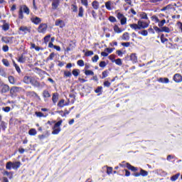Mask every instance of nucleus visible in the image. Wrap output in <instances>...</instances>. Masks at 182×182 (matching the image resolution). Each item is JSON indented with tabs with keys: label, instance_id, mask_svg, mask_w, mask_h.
<instances>
[{
	"label": "nucleus",
	"instance_id": "f257e3e1",
	"mask_svg": "<svg viewBox=\"0 0 182 182\" xmlns=\"http://www.w3.org/2000/svg\"><path fill=\"white\" fill-rule=\"evenodd\" d=\"M150 26V22L147 23L141 20H139L137 23L129 24L131 29L134 31H141V29H146Z\"/></svg>",
	"mask_w": 182,
	"mask_h": 182
},
{
	"label": "nucleus",
	"instance_id": "f03ea898",
	"mask_svg": "<svg viewBox=\"0 0 182 182\" xmlns=\"http://www.w3.org/2000/svg\"><path fill=\"white\" fill-rule=\"evenodd\" d=\"M23 14H26V15H29L31 14V10L28 7V6L23 4L19 6L18 9V19H23Z\"/></svg>",
	"mask_w": 182,
	"mask_h": 182
},
{
	"label": "nucleus",
	"instance_id": "7ed1b4c3",
	"mask_svg": "<svg viewBox=\"0 0 182 182\" xmlns=\"http://www.w3.org/2000/svg\"><path fill=\"white\" fill-rule=\"evenodd\" d=\"M62 123H63V121L60 119L54 124L52 134H59V133H60V126H62Z\"/></svg>",
	"mask_w": 182,
	"mask_h": 182
},
{
	"label": "nucleus",
	"instance_id": "20e7f679",
	"mask_svg": "<svg viewBox=\"0 0 182 182\" xmlns=\"http://www.w3.org/2000/svg\"><path fill=\"white\" fill-rule=\"evenodd\" d=\"M154 29L156 33H161L162 32H165V33H170L171 32L170 28L167 26H164L160 28L157 26H154Z\"/></svg>",
	"mask_w": 182,
	"mask_h": 182
},
{
	"label": "nucleus",
	"instance_id": "39448f33",
	"mask_svg": "<svg viewBox=\"0 0 182 182\" xmlns=\"http://www.w3.org/2000/svg\"><path fill=\"white\" fill-rule=\"evenodd\" d=\"M117 18L120 21L121 25H126L127 23V18L123 14L119 12L117 14Z\"/></svg>",
	"mask_w": 182,
	"mask_h": 182
},
{
	"label": "nucleus",
	"instance_id": "423d86ee",
	"mask_svg": "<svg viewBox=\"0 0 182 182\" xmlns=\"http://www.w3.org/2000/svg\"><path fill=\"white\" fill-rule=\"evenodd\" d=\"M38 33H46L48 31V24L41 23L37 29Z\"/></svg>",
	"mask_w": 182,
	"mask_h": 182
},
{
	"label": "nucleus",
	"instance_id": "0eeeda50",
	"mask_svg": "<svg viewBox=\"0 0 182 182\" xmlns=\"http://www.w3.org/2000/svg\"><path fill=\"white\" fill-rule=\"evenodd\" d=\"M21 89V88L20 87H12L10 89V95H11V96H16V95H18V93L19 92Z\"/></svg>",
	"mask_w": 182,
	"mask_h": 182
},
{
	"label": "nucleus",
	"instance_id": "6e6552de",
	"mask_svg": "<svg viewBox=\"0 0 182 182\" xmlns=\"http://www.w3.org/2000/svg\"><path fill=\"white\" fill-rule=\"evenodd\" d=\"M53 2L51 4V8L53 11H56L58 8H59V5H60V0H52Z\"/></svg>",
	"mask_w": 182,
	"mask_h": 182
},
{
	"label": "nucleus",
	"instance_id": "1a4fd4ad",
	"mask_svg": "<svg viewBox=\"0 0 182 182\" xmlns=\"http://www.w3.org/2000/svg\"><path fill=\"white\" fill-rule=\"evenodd\" d=\"M1 41L6 44L12 43L14 42V37L3 36L1 38Z\"/></svg>",
	"mask_w": 182,
	"mask_h": 182
},
{
	"label": "nucleus",
	"instance_id": "9d476101",
	"mask_svg": "<svg viewBox=\"0 0 182 182\" xmlns=\"http://www.w3.org/2000/svg\"><path fill=\"white\" fill-rule=\"evenodd\" d=\"M173 80H174L176 83H181L182 76L179 73H176L173 77Z\"/></svg>",
	"mask_w": 182,
	"mask_h": 182
},
{
	"label": "nucleus",
	"instance_id": "9b49d317",
	"mask_svg": "<svg viewBox=\"0 0 182 182\" xmlns=\"http://www.w3.org/2000/svg\"><path fill=\"white\" fill-rule=\"evenodd\" d=\"M1 22L3 23V25L1 26L2 31H4V32L9 31V23H6V20H1Z\"/></svg>",
	"mask_w": 182,
	"mask_h": 182
},
{
	"label": "nucleus",
	"instance_id": "f8f14e48",
	"mask_svg": "<svg viewBox=\"0 0 182 182\" xmlns=\"http://www.w3.org/2000/svg\"><path fill=\"white\" fill-rule=\"evenodd\" d=\"M129 60H131L133 64L137 63V62H139V60L137 59V54L132 53L129 56Z\"/></svg>",
	"mask_w": 182,
	"mask_h": 182
},
{
	"label": "nucleus",
	"instance_id": "ddd939ff",
	"mask_svg": "<svg viewBox=\"0 0 182 182\" xmlns=\"http://www.w3.org/2000/svg\"><path fill=\"white\" fill-rule=\"evenodd\" d=\"M31 21L34 23V25H39L42 22V19L38 16L33 17L31 18Z\"/></svg>",
	"mask_w": 182,
	"mask_h": 182
},
{
	"label": "nucleus",
	"instance_id": "4468645a",
	"mask_svg": "<svg viewBox=\"0 0 182 182\" xmlns=\"http://www.w3.org/2000/svg\"><path fill=\"white\" fill-rule=\"evenodd\" d=\"M18 31L21 32H23L24 35H26V33H31V28H28L25 26H22L18 28Z\"/></svg>",
	"mask_w": 182,
	"mask_h": 182
},
{
	"label": "nucleus",
	"instance_id": "2eb2a0df",
	"mask_svg": "<svg viewBox=\"0 0 182 182\" xmlns=\"http://www.w3.org/2000/svg\"><path fill=\"white\" fill-rule=\"evenodd\" d=\"M58 100H59V93L58 92L53 93L52 102L53 105H56V103H58Z\"/></svg>",
	"mask_w": 182,
	"mask_h": 182
},
{
	"label": "nucleus",
	"instance_id": "dca6fc26",
	"mask_svg": "<svg viewBox=\"0 0 182 182\" xmlns=\"http://www.w3.org/2000/svg\"><path fill=\"white\" fill-rule=\"evenodd\" d=\"M55 26H59L60 28H65V24L63 20L57 19L55 22Z\"/></svg>",
	"mask_w": 182,
	"mask_h": 182
},
{
	"label": "nucleus",
	"instance_id": "f3484780",
	"mask_svg": "<svg viewBox=\"0 0 182 182\" xmlns=\"http://www.w3.org/2000/svg\"><path fill=\"white\" fill-rule=\"evenodd\" d=\"M57 106L60 108L65 107V106H69V102H66L65 100L62 99L58 102Z\"/></svg>",
	"mask_w": 182,
	"mask_h": 182
},
{
	"label": "nucleus",
	"instance_id": "a211bd4d",
	"mask_svg": "<svg viewBox=\"0 0 182 182\" xmlns=\"http://www.w3.org/2000/svg\"><path fill=\"white\" fill-rule=\"evenodd\" d=\"M30 83L35 87H39L41 86V82L36 80L33 77H32L31 81Z\"/></svg>",
	"mask_w": 182,
	"mask_h": 182
},
{
	"label": "nucleus",
	"instance_id": "6ab92c4d",
	"mask_svg": "<svg viewBox=\"0 0 182 182\" xmlns=\"http://www.w3.org/2000/svg\"><path fill=\"white\" fill-rule=\"evenodd\" d=\"M26 96L28 97H39V95L35 91H28L26 92Z\"/></svg>",
	"mask_w": 182,
	"mask_h": 182
},
{
	"label": "nucleus",
	"instance_id": "aec40b11",
	"mask_svg": "<svg viewBox=\"0 0 182 182\" xmlns=\"http://www.w3.org/2000/svg\"><path fill=\"white\" fill-rule=\"evenodd\" d=\"M1 86V92L2 93H8V91L9 90V86L6 84H3Z\"/></svg>",
	"mask_w": 182,
	"mask_h": 182
},
{
	"label": "nucleus",
	"instance_id": "412c9836",
	"mask_svg": "<svg viewBox=\"0 0 182 182\" xmlns=\"http://www.w3.org/2000/svg\"><path fill=\"white\" fill-rule=\"evenodd\" d=\"M157 82H159V83H170V80L167 77H159L157 80Z\"/></svg>",
	"mask_w": 182,
	"mask_h": 182
},
{
	"label": "nucleus",
	"instance_id": "4be33fe9",
	"mask_svg": "<svg viewBox=\"0 0 182 182\" xmlns=\"http://www.w3.org/2000/svg\"><path fill=\"white\" fill-rule=\"evenodd\" d=\"M21 161H16V162H12V166L14 170H18L19 167L21 166Z\"/></svg>",
	"mask_w": 182,
	"mask_h": 182
},
{
	"label": "nucleus",
	"instance_id": "5701e85b",
	"mask_svg": "<svg viewBox=\"0 0 182 182\" xmlns=\"http://www.w3.org/2000/svg\"><path fill=\"white\" fill-rule=\"evenodd\" d=\"M32 77H30V76H28V75L24 76L23 80V82L26 83V85L31 84V82L32 80Z\"/></svg>",
	"mask_w": 182,
	"mask_h": 182
},
{
	"label": "nucleus",
	"instance_id": "b1692460",
	"mask_svg": "<svg viewBox=\"0 0 182 182\" xmlns=\"http://www.w3.org/2000/svg\"><path fill=\"white\" fill-rule=\"evenodd\" d=\"M8 127V123L5 122L4 121H1L0 123V129L5 132Z\"/></svg>",
	"mask_w": 182,
	"mask_h": 182
},
{
	"label": "nucleus",
	"instance_id": "393cba45",
	"mask_svg": "<svg viewBox=\"0 0 182 182\" xmlns=\"http://www.w3.org/2000/svg\"><path fill=\"white\" fill-rule=\"evenodd\" d=\"M126 164L128 170H131V171H134V173L135 171H137L138 170L137 167L132 166V164H130L129 163H127Z\"/></svg>",
	"mask_w": 182,
	"mask_h": 182
},
{
	"label": "nucleus",
	"instance_id": "a878e982",
	"mask_svg": "<svg viewBox=\"0 0 182 182\" xmlns=\"http://www.w3.org/2000/svg\"><path fill=\"white\" fill-rule=\"evenodd\" d=\"M122 41H129L130 40V34L129 32H125L122 34Z\"/></svg>",
	"mask_w": 182,
	"mask_h": 182
},
{
	"label": "nucleus",
	"instance_id": "bb28decb",
	"mask_svg": "<svg viewBox=\"0 0 182 182\" xmlns=\"http://www.w3.org/2000/svg\"><path fill=\"white\" fill-rule=\"evenodd\" d=\"M114 31L115 32V33H122V32H123V31H124V29H122L119 27V26L117 25H114L113 27Z\"/></svg>",
	"mask_w": 182,
	"mask_h": 182
},
{
	"label": "nucleus",
	"instance_id": "cd10ccee",
	"mask_svg": "<svg viewBox=\"0 0 182 182\" xmlns=\"http://www.w3.org/2000/svg\"><path fill=\"white\" fill-rule=\"evenodd\" d=\"M43 97L44 99H49V97H50V93L48 90H44L43 91Z\"/></svg>",
	"mask_w": 182,
	"mask_h": 182
},
{
	"label": "nucleus",
	"instance_id": "c85d7f7f",
	"mask_svg": "<svg viewBox=\"0 0 182 182\" xmlns=\"http://www.w3.org/2000/svg\"><path fill=\"white\" fill-rule=\"evenodd\" d=\"M83 14H85V9H83V6L79 7V11H78V18H83Z\"/></svg>",
	"mask_w": 182,
	"mask_h": 182
},
{
	"label": "nucleus",
	"instance_id": "c756f323",
	"mask_svg": "<svg viewBox=\"0 0 182 182\" xmlns=\"http://www.w3.org/2000/svg\"><path fill=\"white\" fill-rule=\"evenodd\" d=\"M92 6L94 9H95L96 11H97V9H99V1H94L92 3Z\"/></svg>",
	"mask_w": 182,
	"mask_h": 182
},
{
	"label": "nucleus",
	"instance_id": "7c9ffc66",
	"mask_svg": "<svg viewBox=\"0 0 182 182\" xmlns=\"http://www.w3.org/2000/svg\"><path fill=\"white\" fill-rule=\"evenodd\" d=\"M13 62V65L16 70V72H18V73H21V68H19V65H18V64H16V63L15 62V60H12Z\"/></svg>",
	"mask_w": 182,
	"mask_h": 182
},
{
	"label": "nucleus",
	"instance_id": "2f4dec72",
	"mask_svg": "<svg viewBox=\"0 0 182 182\" xmlns=\"http://www.w3.org/2000/svg\"><path fill=\"white\" fill-rule=\"evenodd\" d=\"M112 63H115L116 65H117L118 66H122V65H123V63L122 62V60L120 58H117L116 60H112Z\"/></svg>",
	"mask_w": 182,
	"mask_h": 182
},
{
	"label": "nucleus",
	"instance_id": "473e14b6",
	"mask_svg": "<svg viewBox=\"0 0 182 182\" xmlns=\"http://www.w3.org/2000/svg\"><path fill=\"white\" fill-rule=\"evenodd\" d=\"M139 17L141 18V19H145L146 21L149 19V16H147V14L146 12H141L139 14Z\"/></svg>",
	"mask_w": 182,
	"mask_h": 182
},
{
	"label": "nucleus",
	"instance_id": "72a5a7b5",
	"mask_svg": "<svg viewBox=\"0 0 182 182\" xmlns=\"http://www.w3.org/2000/svg\"><path fill=\"white\" fill-rule=\"evenodd\" d=\"M80 73V70L79 69H74L72 71V74L73 75V76H75V77H77Z\"/></svg>",
	"mask_w": 182,
	"mask_h": 182
},
{
	"label": "nucleus",
	"instance_id": "f704fd0d",
	"mask_svg": "<svg viewBox=\"0 0 182 182\" xmlns=\"http://www.w3.org/2000/svg\"><path fill=\"white\" fill-rule=\"evenodd\" d=\"M161 43H166V42H168V39L166 38V36L164 34H161L160 36Z\"/></svg>",
	"mask_w": 182,
	"mask_h": 182
},
{
	"label": "nucleus",
	"instance_id": "c9c22d12",
	"mask_svg": "<svg viewBox=\"0 0 182 182\" xmlns=\"http://www.w3.org/2000/svg\"><path fill=\"white\" fill-rule=\"evenodd\" d=\"M179 177H180V173H178L171 177V181H176V180L178 179Z\"/></svg>",
	"mask_w": 182,
	"mask_h": 182
},
{
	"label": "nucleus",
	"instance_id": "e433bc0d",
	"mask_svg": "<svg viewBox=\"0 0 182 182\" xmlns=\"http://www.w3.org/2000/svg\"><path fill=\"white\" fill-rule=\"evenodd\" d=\"M105 8H107L108 11H112V1H107L105 3Z\"/></svg>",
	"mask_w": 182,
	"mask_h": 182
},
{
	"label": "nucleus",
	"instance_id": "4c0bfd02",
	"mask_svg": "<svg viewBox=\"0 0 182 182\" xmlns=\"http://www.w3.org/2000/svg\"><path fill=\"white\" fill-rule=\"evenodd\" d=\"M1 62H2L3 65L4 66H6V68H9L10 64H9V61L8 60V59L4 58V59H2Z\"/></svg>",
	"mask_w": 182,
	"mask_h": 182
},
{
	"label": "nucleus",
	"instance_id": "58836bf2",
	"mask_svg": "<svg viewBox=\"0 0 182 182\" xmlns=\"http://www.w3.org/2000/svg\"><path fill=\"white\" fill-rule=\"evenodd\" d=\"M166 23V19H163L161 21L159 20V22H158V26L159 28H161L164 26V24Z\"/></svg>",
	"mask_w": 182,
	"mask_h": 182
},
{
	"label": "nucleus",
	"instance_id": "ea45409f",
	"mask_svg": "<svg viewBox=\"0 0 182 182\" xmlns=\"http://www.w3.org/2000/svg\"><path fill=\"white\" fill-rule=\"evenodd\" d=\"M151 19L153 22H155V23H158V22H160V19H159V17L157 16L154 15L151 17Z\"/></svg>",
	"mask_w": 182,
	"mask_h": 182
},
{
	"label": "nucleus",
	"instance_id": "a19ab883",
	"mask_svg": "<svg viewBox=\"0 0 182 182\" xmlns=\"http://www.w3.org/2000/svg\"><path fill=\"white\" fill-rule=\"evenodd\" d=\"M85 75L86 76H93L95 75V73L90 70H87L85 71Z\"/></svg>",
	"mask_w": 182,
	"mask_h": 182
},
{
	"label": "nucleus",
	"instance_id": "79ce46f5",
	"mask_svg": "<svg viewBox=\"0 0 182 182\" xmlns=\"http://www.w3.org/2000/svg\"><path fill=\"white\" fill-rule=\"evenodd\" d=\"M12 162L11 161H9L6 163V170H12L13 166H12Z\"/></svg>",
	"mask_w": 182,
	"mask_h": 182
},
{
	"label": "nucleus",
	"instance_id": "37998d69",
	"mask_svg": "<svg viewBox=\"0 0 182 182\" xmlns=\"http://www.w3.org/2000/svg\"><path fill=\"white\" fill-rule=\"evenodd\" d=\"M50 34L46 36L43 38V41H44V43H46V45L48 44V42H49V41H50Z\"/></svg>",
	"mask_w": 182,
	"mask_h": 182
},
{
	"label": "nucleus",
	"instance_id": "c03bdc74",
	"mask_svg": "<svg viewBox=\"0 0 182 182\" xmlns=\"http://www.w3.org/2000/svg\"><path fill=\"white\" fill-rule=\"evenodd\" d=\"M139 173L142 177H146V176H149V172L144 169H141Z\"/></svg>",
	"mask_w": 182,
	"mask_h": 182
},
{
	"label": "nucleus",
	"instance_id": "a18cd8bd",
	"mask_svg": "<svg viewBox=\"0 0 182 182\" xmlns=\"http://www.w3.org/2000/svg\"><path fill=\"white\" fill-rule=\"evenodd\" d=\"M36 133L37 132H36V129H31L28 131V134L30 136H36Z\"/></svg>",
	"mask_w": 182,
	"mask_h": 182
},
{
	"label": "nucleus",
	"instance_id": "49530a36",
	"mask_svg": "<svg viewBox=\"0 0 182 182\" xmlns=\"http://www.w3.org/2000/svg\"><path fill=\"white\" fill-rule=\"evenodd\" d=\"M168 9H171V4H168L167 6L161 9V12H164L165 11H167Z\"/></svg>",
	"mask_w": 182,
	"mask_h": 182
},
{
	"label": "nucleus",
	"instance_id": "de8ad7c7",
	"mask_svg": "<svg viewBox=\"0 0 182 182\" xmlns=\"http://www.w3.org/2000/svg\"><path fill=\"white\" fill-rule=\"evenodd\" d=\"M107 76H109V70H105L102 72V76L101 79H105V77H107Z\"/></svg>",
	"mask_w": 182,
	"mask_h": 182
},
{
	"label": "nucleus",
	"instance_id": "09e8293b",
	"mask_svg": "<svg viewBox=\"0 0 182 182\" xmlns=\"http://www.w3.org/2000/svg\"><path fill=\"white\" fill-rule=\"evenodd\" d=\"M112 173H113V167L107 166V174H108V176H110Z\"/></svg>",
	"mask_w": 182,
	"mask_h": 182
},
{
	"label": "nucleus",
	"instance_id": "8fccbe9b",
	"mask_svg": "<svg viewBox=\"0 0 182 182\" xmlns=\"http://www.w3.org/2000/svg\"><path fill=\"white\" fill-rule=\"evenodd\" d=\"M53 58H55V53H51L47 58L46 61L49 62V60H53Z\"/></svg>",
	"mask_w": 182,
	"mask_h": 182
},
{
	"label": "nucleus",
	"instance_id": "3c124183",
	"mask_svg": "<svg viewBox=\"0 0 182 182\" xmlns=\"http://www.w3.org/2000/svg\"><path fill=\"white\" fill-rule=\"evenodd\" d=\"M18 62H19V63H25V62H26V59L23 58V55H21L18 57Z\"/></svg>",
	"mask_w": 182,
	"mask_h": 182
},
{
	"label": "nucleus",
	"instance_id": "603ef678",
	"mask_svg": "<svg viewBox=\"0 0 182 182\" xmlns=\"http://www.w3.org/2000/svg\"><path fill=\"white\" fill-rule=\"evenodd\" d=\"M64 77H72V73L70 71H64Z\"/></svg>",
	"mask_w": 182,
	"mask_h": 182
},
{
	"label": "nucleus",
	"instance_id": "864d4df0",
	"mask_svg": "<svg viewBox=\"0 0 182 182\" xmlns=\"http://www.w3.org/2000/svg\"><path fill=\"white\" fill-rule=\"evenodd\" d=\"M0 76L3 77H6V73L4 68H0Z\"/></svg>",
	"mask_w": 182,
	"mask_h": 182
},
{
	"label": "nucleus",
	"instance_id": "5fc2aeb1",
	"mask_svg": "<svg viewBox=\"0 0 182 182\" xmlns=\"http://www.w3.org/2000/svg\"><path fill=\"white\" fill-rule=\"evenodd\" d=\"M9 81L11 85H15V77L14 76H9Z\"/></svg>",
	"mask_w": 182,
	"mask_h": 182
},
{
	"label": "nucleus",
	"instance_id": "6e6d98bb",
	"mask_svg": "<svg viewBox=\"0 0 182 182\" xmlns=\"http://www.w3.org/2000/svg\"><path fill=\"white\" fill-rule=\"evenodd\" d=\"M35 114L37 117H46V116H45V114H43V113L41 112H36Z\"/></svg>",
	"mask_w": 182,
	"mask_h": 182
},
{
	"label": "nucleus",
	"instance_id": "4d7b16f0",
	"mask_svg": "<svg viewBox=\"0 0 182 182\" xmlns=\"http://www.w3.org/2000/svg\"><path fill=\"white\" fill-rule=\"evenodd\" d=\"M77 65H78V66H80L82 68L85 66V61H83V60H79L77 62Z\"/></svg>",
	"mask_w": 182,
	"mask_h": 182
},
{
	"label": "nucleus",
	"instance_id": "13d9d810",
	"mask_svg": "<svg viewBox=\"0 0 182 182\" xmlns=\"http://www.w3.org/2000/svg\"><path fill=\"white\" fill-rule=\"evenodd\" d=\"M71 10L73 11V12H77V6L76 4H72Z\"/></svg>",
	"mask_w": 182,
	"mask_h": 182
},
{
	"label": "nucleus",
	"instance_id": "bf43d9fd",
	"mask_svg": "<svg viewBox=\"0 0 182 182\" xmlns=\"http://www.w3.org/2000/svg\"><path fill=\"white\" fill-rule=\"evenodd\" d=\"M93 55H94V53L92 50H88L85 53V56H87V57L93 56Z\"/></svg>",
	"mask_w": 182,
	"mask_h": 182
},
{
	"label": "nucleus",
	"instance_id": "052dcab7",
	"mask_svg": "<svg viewBox=\"0 0 182 182\" xmlns=\"http://www.w3.org/2000/svg\"><path fill=\"white\" fill-rule=\"evenodd\" d=\"M140 35H142V36H147L149 35V31L147 30H143L141 32H139Z\"/></svg>",
	"mask_w": 182,
	"mask_h": 182
},
{
	"label": "nucleus",
	"instance_id": "680f3d73",
	"mask_svg": "<svg viewBox=\"0 0 182 182\" xmlns=\"http://www.w3.org/2000/svg\"><path fill=\"white\" fill-rule=\"evenodd\" d=\"M103 90V87L99 86L95 90V93H102V90Z\"/></svg>",
	"mask_w": 182,
	"mask_h": 182
},
{
	"label": "nucleus",
	"instance_id": "e2e57ef3",
	"mask_svg": "<svg viewBox=\"0 0 182 182\" xmlns=\"http://www.w3.org/2000/svg\"><path fill=\"white\" fill-rule=\"evenodd\" d=\"M99 60V55H95L94 57H92V61L94 63H96V62H97Z\"/></svg>",
	"mask_w": 182,
	"mask_h": 182
},
{
	"label": "nucleus",
	"instance_id": "0e129e2a",
	"mask_svg": "<svg viewBox=\"0 0 182 182\" xmlns=\"http://www.w3.org/2000/svg\"><path fill=\"white\" fill-rule=\"evenodd\" d=\"M156 30H154V28H153V27H150L147 31L149 32V33H151L152 35H154V33H156V31H154Z\"/></svg>",
	"mask_w": 182,
	"mask_h": 182
},
{
	"label": "nucleus",
	"instance_id": "69168bd1",
	"mask_svg": "<svg viewBox=\"0 0 182 182\" xmlns=\"http://www.w3.org/2000/svg\"><path fill=\"white\" fill-rule=\"evenodd\" d=\"M103 85H104V87H110V85H112V83L109 81H105Z\"/></svg>",
	"mask_w": 182,
	"mask_h": 182
},
{
	"label": "nucleus",
	"instance_id": "338daca9",
	"mask_svg": "<svg viewBox=\"0 0 182 182\" xmlns=\"http://www.w3.org/2000/svg\"><path fill=\"white\" fill-rule=\"evenodd\" d=\"M2 110L6 113H9V112H11V107H3Z\"/></svg>",
	"mask_w": 182,
	"mask_h": 182
},
{
	"label": "nucleus",
	"instance_id": "774afa93",
	"mask_svg": "<svg viewBox=\"0 0 182 182\" xmlns=\"http://www.w3.org/2000/svg\"><path fill=\"white\" fill-rule=\"evenodd\" d=\"M122 173H125V175H124L125 177H129V176H130V172L127 169L122 170Z\"/></svg>",
	"mask_w": 182,
	"mask_h": 182
}]
</instances>
